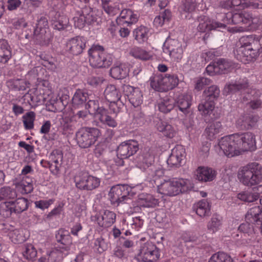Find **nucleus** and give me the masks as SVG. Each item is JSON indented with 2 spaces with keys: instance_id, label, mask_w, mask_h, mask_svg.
I'll return each instance as SVG.
<instances>
[{
  "instance_id": "nucleus-63",
  "label": "nucleus",
  "mask_w": 262,
  "mask_h": 262,
  "mask_svg": "<svg viewBox=\"0 0 262 262\" xmlns=\"http://www.w3.org/2000/svg\"><path fill=\"white\" fill-rule=\"evenodd\" d=\"M135 107L136 108L133 112L134 119L138 124L142 123L144 121V114L141 111L140 106Z\"/></svg>"
},
{
  "instance_id": "nucleus-5",
  "label": "nucleus",
  "mask_w": 262,
  "mask_h": 262,
  "mask_svg": "<svg viewBox=\"0 0 262 262\" xmlns=\"http://www.w3.org/2000/svg\"><path fill=\"white\" fill-rule=\"evenodd\" d=\"M155 156L152 150L149 147H145L137 158L138 167L144 171L146 170L148 178L155 181L157 173L159 172L156 169L154 163Z\"/></svg>"
},
{
  "instance_id": "nucleus-44",
  "label": "nucleus",
  "mask_w": 262,
  "mask_h": 262,
  "mask_svg": "<svg viewBox=\"0 0 262 262\" xmlns=\"http://www.w3.org/2000/svg\"><path fill=\"white\" fill-rule=\"evenodd\" d=\"M22 253L25 258L31 260L36 256L37 251L33 245L27 244L22 247Z\"/></svg>"
},
{
  "instance_id": "nucleus-64",
  "label": "nucleus",
  "mask_w": 262,
  "mask_h": 262,
  "mask_svg": "<svg viewBox=\"0 0 262 262\" xmlns=\"http://www.w3.org/2000/svg\"><path fill=\"white\" fill-rule=\"evenodd\" d=\"M104 81L102 77H90L87 79V83L93 88H96L100 85Z\"/></svg>"
},
{
  "instance_id": "nucleus-18",
  "label": "nucleus",
  "mask_w": 262,
  "mask_h": 262,
  "mask_svg": "<svg viewBox=\"0 0 262 262\" xmlns=\"http://www.w3.org/2000/svg\"><path fill=\"white\" fill-rule=\"evenodd\" d=\"M123 91L128 97L129 101L134 107H138L142 104V94L139 88L129 85H123Z\"/></svg>"
},
{
  "instance_id": "nucleus-50",
  "label": "nucleus",
  "mask_w": 262,
  "mask_h": 262,
  "mask_svg": "<svg viewBox=\"0 0 262 262\" xmlns=\"http://www.w3.org/2000/svg\"><path fill=\"white\" fill-rule=\"evenodd\" d=\"M16 196V191L10 187H3L0 189V201L3 200L14 199Z\"/></svg>"
},
{
  "instance_id": "nucleus-20",
  "label": "nucleus",
  "mask_w": 262,
  "mask_h": 262,
  "mask_svg": "<svg viewBox=\"0 0 262 262\" xmlns=\"http://www.w3.org/2000/svg\"><path fill=\"white\" fill-rule=\"evenodd\" d=\"M216 175L215 170L205 166L198 167L194 172L195 179L201 182H211L215 178Z\"/></svg>"
},
{
  "instance_id": "nucleus-6",
  "label": "nucleus",
  "mask_w": 262,
  "mask_h": 262,
  "mask_svg": "<svg viewBox=\"0 0 262 262\" xmlns=\"http://www.w3.org/2000/svg\"><path fill=\"white\" fill-rule=\"evenodd\" d=\"M179 80L175 74H160L150 78V86L158 92H166L176 87Z\"/></svg>"
},
{
  "instance_id": "nucleus-10",
  "label": "nucleus",
  "mask_w": 262,
  "mask_h": 262,
  "mask_svg": "<svg viewBox=\"0 0 262 262\" xmlns=\"http://www.w3.org/2000/svg\"><path fill=\"white\" fill-rule=\"evenodd\" d=\"M234 134L221 138L218 142L220 149L228 157H233L239 154Z\"/></svg>"
},
{
  "instance_id": "nucleus-11",
  "label": "nucleus",
  "mask_w": 262,
  "mask_h": 262,
  "mask_svg": "<svg viewBox=\"0 0 262 262\" xmlns=\"http://www.w3.org/2000/svg\"><path fill=\"white\" fill-rule=\"evenodd\" d=\"M159 256V249L156 245L152 242H147L141 247L137 258L143 262H154Z\"/></svg>"
},
{
  "instance_id": "nucleus-30",
  "label": "nucleus",
  "mask_w": 262,
  "mask_h": 262,
  "mask_svg": "<svg viewBox=\"0 0 262 262\" xmlns=\"http://www.w3.org/2000/svg\"><path fill=\"white\" fill-rule=\"evenodd\" d=\"M89 99L88 94L81 90H77L72 98V106L74 108L84 106L85 102Z\"/></svg>"
},
{
  "instance_id": "nucleus-62",
  "label": "nucleus",
  "mask_w": 262,
  "mask_h": 262,
  "mask_svg": "<svg viewBox=\"0 0 262 262\" xmlns=\"http://www.w3.org/2000/svg\"><path fill=\"white\" fill-rule=\"evenodd\" d=\"M54 202V199L41 200L35 201L34 204L36 208L44 210L48 208L51 205L53 204Z\"/></svg>"
},
{
  "instance_id": "nucleus-1",
  "label": "nucleus",
  "mask_w": 262,
  "mask_h": 262,
  "mask_svg": "<svg viewBox=\"0 0 262 262\" xmlns=\"http://www.w3.org/2000/svg\"><path fill=\"white\" fill-rule=\"evenodd\" d=\"M192 188V184L188 180L172 178L164 180L158 186V190L161 194L172 196L187 192Z\"/></svg>"
},
{
  "instance_id": "nucleus-55",
  "label": "nucleus",
  "mask_w": 262,
  "mask_h": 262,
  "mask_svg": "<svg viewBox=\"0 0 262 262\" xmlns=\"http://www.w3.org/2000/svg\"><path fill=\"white\" fill-rule=\"evenodd\" d=\"M256 194H253L252 191H243L237 194V198L247 202H252L256 200Z\"/></svg>"
},
{
  "instance_id": "nucleus-22",
  "label": "nucleus",
  "mask_w": 262,
  "mask_h": 262,
  "mask_svg": "<svg viewBox=\"0 0 262 262\" xmlns=\"http://www.w3.org/2000/svg\"><path fill=\"white\" fill-rule=\"evenodd\" d=\"M258 116L252 114H245L236 121V125L240 130H248L253 128L258 120Z\"/></svg>"
},
{
  "instance_id": "nucleus-37",
  "label": "nucleus",
  "mask_w": 262,
  "mask_h": 262,
  "mask_svg": "<svg viewBox=\"0 0 262 262\" xmlns=\"http://www.w3.org/2000/svg\"><path fill=\"white\" fill-rule=\"evenodd\" d=\"M128 73V70L124 65L114 66L110 70V75L114 79H122L125 78Z\"/></svg>"
},
{
  "instance_id": "nucleus-40",
  "label": "nucleus",
  "mask_w": 262,
  "mask_h": 262,
  "mask_svg": "<svg viewBox=\"0 0 262 262\" xmlns=\"http://www.w3.org/2000/svg\"><path fill=\"white\" fill-rule=\"evenodd\" d=\"M84 107L90 114H97L99 116L101 114L102 110L105 109L102 106H99L97 100H89L88 102L85 103Z\"/></svg>"
},
{
  "instance_id": "nucleus-13",
  "label": "nucleus",
  "mask_w": 262,
  "mask_h": 262,
  "mask_svg": "<svg viewBox=\"0 0 262 262\" xmlns=\"http://www.w3.org/2000/svg\"><path fill=\"white\" fill-rule=\"evenodd\" d=\"M76 186L80 190H92L97 188L100 185L99 179L82 173L75 178Z\"/></svg>"
},
{
  "instance_id": "nucleus-61",
  "label": "nucleus",
  "mask_w": 262,
  "mask_h": 262,
  "mask_svg": "<svg viewBox=\"0 0 262 262\" xmlns=\"http://www.w3.org/2000/svg\"><path fill=\"white\" fill-rule=\"evenodd\" d=\"M195 82V89L200 91L205 85H209L211 83V80L206 77H201L198 78Z\"/></svg>"
},
{
  "instance_id": "nucleus-25",
  "label": "nucleus",
  "mask_w": 262,
  "mask_h": 262,
  "mask_svg": "<svg viewBox=\"0 0 262 262\" xmlns=\"http://www.w3.org/2000/svg\"><path fill=\"white\" fill-rule=\"evenodd\" d=\"M97 223L99 226L102 227H108L112 226L116 220V214L111 211L105 210L102 215H97Z\"/></svg>"
},
{
  "instance_id": "nucleus-16",
  "label": "nucleus",
  "mask_w": 262,
  "mask_h": 262,
  "mask_svg": "<svg viewBox=\"0 0 262 262\" xmlns=\"http://www.w3.org/2000/svg\"><path fill=\"white\" fill-rule=\"evenodd\" d=\"M30 32V33L26 31V39L32 38L36 44L42 46L49 45L52 38L50 30L33 29V32L31 30Z\"/></svg>"
},
{
  "instance_id": "nucleus-49",
  "label": "nucleus",
  "mask_w": 262,
  "mask_h": 262,
  "mask_svg": "<svg viewBox=\"0 0 262 262\" xmlns=\"http://www.w3.org/2000/svg\"><path fill=\"white\" fill-rule=\"evenodd\" d=\"M159 200L151 194H147L144 198L140 199V204L144 207H155L159 205Z\"/></svg>"
},
{
  "instance_id": "nucleus-15",
  "label": "nucleus",
  "mask_w": 262,
  "mask_h": 262,
  "mask_svg": "<svg viewBox=\"0 0 262 262\" xmlns=\"http://www.w3.org/2000/svg\"><path fill=\"white\" fill-rule=\"evenodd\" d=\"M139 150V144L135 140H128L120 143L117 148V155L121 159H127Z\"/></svg>"
},
{
  "instance_id": "nucleus-46",
  "label": "nucleus",
  "mask_w": 262,
  "mask_h": 262,
  "mask_svg": "<svg viewBox=\"0 0 262 262\" xmlns=\"http://www.w3.org/2000/svg\"><path fill=\"white\" fill-rule=\"evenodd\" d=\"M7 83L8 87L14 91H25L27 87L26 81L20 79H10Z\"/></svg>"
},
{
  "instance_id": "nucleus-21",
  "label": "nucleus",
  "mask_w": 262,
  "mask_h": 262,
  "mask_svg": "<svg viewBox=\"0 0 262 262\" xmlns=\"http://www.w3.org/2000/svg\"><path fill=\"white\" fill-rule=\"evenodd\" d=\"M185 158V150L182 146L178 145L171 151L167 163L170 167L179 166Z\"/></svg>"
},
{
  "instance_id": "nucleus-45",
  "label": "nucleus",
  "mask_w": 262,
  "mask_h": 262,
  "mask_svg": "<svg viewBox=\"0 0 262 262\" xmlns=\"http://www.w3.org/2000/svg\"><path fill=\"white\" fill-rule=\"evenodd\" d=\"M129 54L136 58L143 60H149L151 57L148 52L138 47L132 49L129 52Z\"/></svg>"
},
{
  "instance_id": "nucleus-32",
  "label": "nucleus",
  "mask_w": 262,
  "mask_h": 262,
  "mask_svg": "<svg viewBox=\"0 0 262 262\" xmlns=\"http://www.w3.org/2000/svg\"><path fill=\"white\" fill-rule=\"evenodd\" d=\"M104 95L105 99L110 102H115L121 99V94L113 84H110L106 88Z\"/></svg>"
},
{
  "instance_id": "nucleus-29",
  "label": "nucleus",
  "mask_w": 262,
  "mask_h": 262,
  "mask_svg": "<svg viewBox=\"0 0 262 262\" xmlns=\"http://www.w3.org/2000/svg\"><path fill=\"white\" fill-rule=\"evenodd\" d=\"M235 57L238 60L245 62L247 61H251L256 57V56H252L250 50H248L247 46L241 45V46L236 49L234 52Z\"/></svg>"
},
{
  "instance_id": "nucleus-51",
  "label": "nucleus",
  "mask_w": 262,
  "mask_h": 262,
  "mask_svg": "<svg viewBox=\"0 0 262 262\" xmlns=\"http://www.w3.org/2000/svg\"><path fill=\"white\" fill-rule=\"evenodd\" d=\"M231 256L223 252H219L212 255L209 262H233Z\"/></svg>"
},
{
  "instance_id": "nucleus-8",
  "label": "nucleus",
  "mask_w": 262,
  "mask_h": 262,
  "mask_svg": "<svg viewBox=\"0 0 262 262\" xmlns=\"http://www.w3.org/2000/svg\"><path fill=\"white\" fill-rule=\"evenodd\" d=\"M100 134L97 128H82L76 133L77 143L81 148H88L95 143Z\"/></svg>"
},
{
  "instance_id": "nucleus-41",
  "label": "nucleus",
  "mask_w": 262,
  "mask_h": 262,
  "mask_svg": "<svg viewBox=\"0 0 262 262\" xmlns=\"http://www.w3.org/2000/svg\"><path fill=\"white\" fill-rule=\"evenodd\" d=\"M13 204V212L20 213L27 210L28 207V201L24 198H18L15 202L11 201Z\"/></svg>"
},
{
  "instance_id": "nucleus-3",
  "label": "nucleus",
  "mask_w": 262,
  "mask_h": 262,
  "mask_svg": "<svg viewBox=\"0 0 262 262\" xmlns=\"http://www.w3.org/2000/svg\"><path fill=\"white\" fill-rule=\"evenodd\" d=\"M224 21L228 24L244 25L241 27L248 30L255 28L259 24L258 19L246 11L235 13L229 12L225 15Z\"/></svg>"
},
{
  "instance_id": "nucleus-36",
  "label": "nucleus",
  "mask_w": 262,
  "mask_h": 262,
  "mask_svg": "<svg viewBox=\"0 0 262 262\" xmlns=\"http://www.w3.org/2000/svg\"><path fill=\"white\" fill-rule=\"evenodd\" d=\"M222 125L220 121H215L205 129V133L208 139L212 140L222 130Z\"/></svg>"
},
{
  "instance_id": "nucleus-28",
  "label": "nucleus",
  "mask_w": 262,
  "mask_h": 262,
  "mask_svg": "<svg viewBox=\"0 0 262 262\" xmlns=\"http://www.w3.org/2000/svg\"><path fill=\"white\" fill-rule=\"evenodd\" d=\"M55 237L57 242L61 245L60 248L66 251L70 250V247L72 244V238L67 231L59 230L56 234Z\"/></svg>"
},
{
  "instance_id": "nucleus-9",
  "label": "nucleus",
  "mask_w": 262,
  "mask_h": 262,
  "mask_svg": "<svg viewBox=\"0 0 262 262\" xmlns=\"http://www.w3.org/2000/svg\"><path fill=\"white\" fill-rule=\"evenodd\" d=\"M234 68V63L227 59L220 58L216 61L209 64L206 68L208 75L213 76L215 74H225L231 71Z\"/></svg>"
},
{
  "instance_id": "nucleus-38",
  "label": "nucleus",
  "mask_w": 262,
  "mask_h": 262,
  "mask_svg": "<svg viewBox=\"0 0 262 262\" xmlns=\"http://www.w3.org/2000/svg\"><path fill=\"white\" fill-rule=\"evenodd\" d=\"M220 90L219 87L215 85H212L208 87L203 92V97L206 99L207 101L211 100L214 102L220 96Z\"/></svg>"
},
{
  "instance_id": "nucleus-58",
  "label": "nucleus",
  "mask_w": 262,
  "mask_h": 262,
  "mask_svg": "<svg viewBox=\"0 0 262 262\" xmlns=\"http://www.w3.org/2000/svg\"><path fill=\"white\" fill-rule=\"evenodd\" d=\"M33 29L50 30L47 18L43 16L38 18Z\"/></svg>"
},
{
  "instance_id": "nucleus-2",
  "label": "nucleus",
  "mask_w": 262,
  "mask_h": 262,
  "mask_svg": "<svg viewBox=\"0 0 262 262\" xmlns=\"http://www.w3.org/2000/svg\"><path fill=\"white\" fill-rule=\"evenodd\" d=\"M237 177L245 186L257 185L262 180V166L256 162L249 163L239 170Z\"/></svg>"
},
{
  "instance_id": "nucleus-23",
  "label": "nucleus",
  "mask_w": 262,
  "mask_h": 262,
  "mask_svg": "<svg viewBox=\"0 0 262 262\" xmlns=\"http://www.w3.org/2000/svg\"><path fill=\"white\" fill-rule=\"evenodd\" d=\"M199 25L198 26V30L201 32H205L212 30H215L217 28H225V24L218 22H211L208 17L202 15L198 17Z\"/></svg>"
},
{
  "instance_id": "nucleus-56",
  "label": "nucleus",
  "mask_w": 262,
  "mask_h": 262,
  "mask_svg": "<svg viewBox=\"0 0 262 262\" xmlns=\"http://www.w3.org/2000/svg\"><path fill=\"white\" fill-rule=\"evenodd\" d=\"M222 225L221 220L217 216H213L211 221L208 223L207 228L212 233L216 231Z\"/></svg>"
},
{
  "instance_id": "nucleus-14",
  "label": "nucleus",
  "mask_w": 262,
  "mask_h": 262,
  "mask_svg": "<svg viewBox=\"0 0 262 262\" xmlns=\"http://www.w3.org/2000/svg\"><path fill=\"white\" fill-rule=\"evenodd\" d=\"M241 45L247 46L248 50L251 51V55L258 56L262 53V36L256 38L254 35L243 36L240 38Z\"/></svg>"
},
{
  "instance_id": "nucleus-57",
  "label": "nucleus",
  "mask_w": 262,
  "mask_h": 262,
  "mask_svg": "<svg viewBox=\"0 0 262 262\" xmlns=\"http://www.w3.org/2000/svg\"><path fill=\"white\" fill-rule=\"evenodd\" d=\"M10 237L11 241L15 244H19L23 242L25 239L20 233V231L17 229L12 230L9 232Z\"/></svg>"
},
{
  "instance_id": "nucleus-7",
  "label": "nucleus",
  "mask_w": 262,
  "mask_h": 262,
  "mask_svg": "<svg viewBox=\"0 0 262 262\" xmlns=\"http://www.w3.org/2000/svg\"><path fill=\"white\" fill-rule=\"evenodd\" d=\"M128 189H130L127 185H118L113 187L108 193L109 199L111 204L115 206L126 204L131 208L133 201L129 195Z\"/></svg>"
},
{
  "instance_id": "nucleus-48",
  "label": "nucleus",
  "mask_w": 262,
  "mask_h": 262,
  "mask_svg": "<svg viewBox=\"0 0 262 262\" xmlns=\"http://www.w3.org/2000/svg\"><path fill=\"white\" fill-rule=\"evenodd\" d=\"M214 107V102L211 100L207 101L206 99L204 98L202 102L198 106V110L204 115H208L213 111Z\"/></svg>"
},
{
  "instance_id": "nucleus-33",
  "label": "nucleus",
  "mask_w": 262,
  "mask_h": 262,
  "mask_svg": "<svg viewBox=\"0 0 262 262\" xmlns=\"http://www.w3.org/2000/svg\"><path fill=\"white\" fill-rule=\"evenodd\" d=\"M176 101L171 97H165L161 98L158 102L159 110L167 114L172 110L175 105Z\"/></svg>"
},
{
  "instance_id": "nucleus-35",
  "label": "nucleus",
  "mask_w": 262,
  "mask_h": 262,
  "mask_svg": "<svg viewBox=\"0 0 262 262\" xmlns=\"http://www.w3.org/2000/svg\"><path fill=\"white\" fill-rule=\"evenodd\" d=\"M157 129L163 133V134L169 138L174 137L176 132L173 127L166 122L159 120L156 124Z\"/></svg>"
},
{
  "instance_id": "nucleus-52",
  "label": "nucleus",
  "mask_w": 262,
  "mask_h": 262,
  "mask_svg": "<svg viewBox=\"0 0 262 262\" xmlns=\"http://www.w3.org/2000/svg\"><path fill=\"white\" fill-rule=\"evenodd\" d=\"M32 180L27 176H24L22 180L18 183L17 185L20 186L25 192L26 193H31L33 190Z\"/></svg>"
},
{
  "instance_id": "nucleus-43",
  "label": "nucleus",
  "mask_w": 262,
  "mask_h": 262,
  "mask_svg": "<svg viewBox=\"0 0 262 262\" xmlns=\"http://www.w3.org/2000/svg\"><path fill=\"white\" fill-rule=\"evenodd\" d=\"M35 118L36 114L33 111L27 112L23 116V122L26 129L30 130L34 128Z\"/></svg>"
},
{
  "instance_id": "nucleus-26",
  "label": "nucleus",
  "mask_w": 262,
  "mask_h": 262,
  "mask_svg": "<svg viewBox=\"0 0 262 262\" xmlns=\"http://www.w3.org/2000/svg\"><path fill=\"white\" fill-rule=\"evenodd\" d=\"M210 205L208 201L203 199L193 206L192 209L200 217H205L210 215Z\"/></svg>"
},
{
  "instance_id": "nucleus-54",
  "label": "nucleus",
  "mask_w": 262,
  "mask_h": 262,
  "mask_svg": "<svg viewBox=\"0 0 262 262\" xmlns=\"http://www.w3.org/2000/svg\"><path fill=\"white\" fill-rule=\"evenodd\" d=\"M147 29L141 26L134 31L135 38L139 42L142 43L147 39Z\"/></svg>"
},
{
  "instance_id": "nucleus-4",
  "label": "nucleus",
  "mask_w": 262,
  "mask_h": 262,
  "mask_svg": "<svg viewBox=\"0 0 262 262\" xmlns=\"http://www.w3.org/2000/svg\"><path fill=\"white\" fill-rule=\"evenodd\" d=\"M89 62L93 68H107L113 62L111 56L104 51V48L100 45H93L89 50Z\"/></svg>"
},
{
  "instance_id": "nucleus-34",
  "label": "nucleus",
  "mask_w": 262,
  "mask_h": 262,
  "mask_svg": "<svg viewBox=\"0 0 262 262\" xmlns=\"http://www.w3.org/2000/svg\"><path fill=\"white\" fill-rule=\"evenodd\" d=\"M249 83L247 79L236 81L233 83L229 84L226 88L228 93H235L238 92H242L249 87Z\"/></svg>"
},
{
  "instance_id": "nucleus-31",
  "label": "nucleus",
  "mask_w": 262,
  "mask_h": 262,
  "mask_svg": "<svg viewBox=\"0 0 262 262\" xmlns=\"http://www.w3.org/2000/svg\"><path fill=\"white\" fill-rule=\"evenodd\" d=\"M12 57L11 49L7 40H0V62L6 63Z\"/></svg>"
},
{
  "instance_id": "nucleus-27",
  "label": "nucleus",
  "mask_w": 262,
  "mask_h": 262,
  "mask_svg": "<svg viewBox=\"0 0 262 262\" xmlns=\"http://www.w3.org/2000/svg\"><path fill=\"white\" fill-rule=\"evenodd\" d=\"M261 209L259 206H255L251 208L245 215L246 221L251 223L252 224H259L261 216Z\"/></svg>"
},
{
  "instance_id": "nucleus-17",
  "label": "nucleus",
  "mask_w": 262,
  "mask_h": 262,
  "mask_svg": "<svg viewBox=\"0 0 262 262\" xmlns=\"http://www.w3.org/2000/svg\"><path fill=\"white\" fill-rule=\"evenodd\" d=\"M50 161H46L51 173L59 177L60 173V167L62 164L63 154L61 150L56 149L53 150L50 156Z\"/></svg>"
},
{
  "instance_id": "nucleus-60",
  "label": "nucleus",
  "mask_w": 262,
  "mask_h": 262,
  "mask_svg": "<svg viewBox=\"0 0 262 262\" xmlns=\"http://www.w3.org/2000/svg\"><path fill=\"white\" fill-rule=\"evenodd\" d=\"M227 5L230 7H240L241 9L248 8L250 4L245 0H227Z\"/></svg>"
},
{
  "instance_id": "nucleus-12",
  "label": "nucleus",
  "mask_w": 262,
  "mask_h": 262,
  "mask_svg": "<svg viewBox=\"0 0 262 262\" xmlns=\"http://www.w3.org/2000/svg\"><path fill=\"white\" fill-rule=\"evenodd\" d=\"M235 135L239 152L253 151L256 149L255 136L252 133H236Z\"/></svg>"
},
{
  "instance_id": "nucleus-42",
  "label": "nucleus",
  "mask_w": 262,
  "mask_h": 262,
  "mask_svg": "<svg viewBox=\"0 0 262 262\" xmlns=\"http://www.w3.org/2000/svg\"><path fill=\"white\" fill-rule=\"evenodd\" d=\"M252 225L251 223L247 222V221L246 223L241 224L238 229L239 233L233 234V237L235 238L240 236L241 238H243V236H246L247 234L249 235L252 233L253 232V226Z\"/></svg>"
},
{
  "instance_id": "nucleus-47",
  "label": "nucleus",
  "mask_w": 262,
  "mask_h": 262,
  "mask_svg": "<svg viewBox=\"0 0 262 262\" xmlns=\"http://www.w3.org/2000/svg\"><path fill=\"white\" fill-rule=\"evenodd\" d=\"M101 122L107 125L110 127H115L117 126V123L116 120L111 116L108 115L107 110H102L101 114L99 117Z\"/></svg>"
},
{
  "instance_id": "nucleus-53",
  "label": "nucleus",
  "mask_w": 262,
  "mask_h": 262,
  "mask_svg": "<svg viewBox=\"0 0 262 262\" xmlns=\"http://www.w3.org/2000/svg\"><path fill=\"white\" fill-rule=\"evenodd\" d=\"M13 204L11 202H5L0 205V214L4 217L10 216L13 212Z\"/></svg>"
},
{
  "instance_id": "nucleus-59",
  "label": "nucleus",
  "mask_w": 262,
  "mask_h": 262,
  "mask_svg": "<svg viewBox=\"0 0 262 262\" xmlns=\"http://www.w3.org/2000/svg\"><path fill=\"white\" fill-rule=\"evenodd\" d=\"M95 247L99 253H102L107 250V245L102 237L97 238L94 243Z\"/></svg>"
},
{
  "instance_id": "nucleus-19",
  "label": "nucleus",
  "mask_w": 262,
  "mask_h": 262,
  "mask_svg": "<svg viewBox=\"0 0 262 262\" xmlns=\"http://www.w3.org/2000/svg\"><path fill=\"white\" fill-rule=\"evenodd\" d=\"M86 41L83 37L76 36L69 39L67 42V50L73 55L82 53L85 48Z\"/></svg>"
},
{
  "instance_id": "nucleus-24",
  "label": "nucleus",
  "mask_w": 262,
  "mask_h": 262,
  "mask_svg": "<svg viewBox=\"0 0 262 262\" xmlns=\"http://www.w3.org/2000/svg\"><path fill=\"white\" fill-rule=\"evenodd\" d=\"M69 24V19L65 15L57 12L52 18L51 26L54 29L61 31L66 29Z\"/></svg>"
},
{
  "instance_id": "nucleus-39",
  "label": "nucleus",
  "mask_w": 262,
  "mask_h": 262,
  "mask_svg": "<svg viewBox=\"0 0 262 262\" xmlns=\"http://www.w3.org/2000/svg\"><path fill=\"white\" fill-rule=\"evenodd\" d=\"M177 106L184 114L189 113L188 109L191 105L190 97L188 95L179 96L177 101Z\"/></svg>"
}]
</instances>
